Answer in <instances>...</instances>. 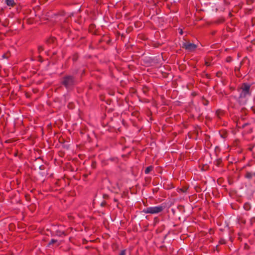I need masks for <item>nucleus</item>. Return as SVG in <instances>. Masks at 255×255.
I'll use <instances>...</instances> for the list:
<instances>
[{
	"label": "nucleus",
	"mask_w": 255,
	"mask_h": 255,
	"mask_svg": "<svg viewBox=\"0 0 255 255\" xmlns=\"http://www.w3.org/2000/svg\"><path fill=\"white\" fill-rule=\"evenodd\" d=\"M41 49V50H43V49H42V47H39V50H40Z\"/></svg>",
	"instance_id": "obj_12"
},
{
	"label": "nucleus",
	"mask_w": 255,
	"mask_h": 255,
	"mask_svg": "<svg viewBox=\"0 0 255 255\" xmlns=\"http://www.w3.org/2000/svg\"><path fill=\"white\" fill-rule=\"evenodd\" d=\"M5 2L9 6H13L15 5L14 0H5Z\"/></svg>",
	"instance_id": "obj_5"
},
{
	"label": "nucleus",
	"mask_w": 255,
	"mask_h": 255,
	"mask_svg": "<svg viewBox=\"0 0 255 255\" xmlns=\"http://www.w3.org/2000/svg\"><path fill=\"white\" fill-rule=\"evenodd\" d=\"M253 175H254L255 177V172L253 174Z\"/></svg>",
	"instance_id": "obj_14"
},
{
	"label": "nucleus",
	"mask_w": 255,
	"mask_h": 255,
	"mask_svg": "<svg viewBox=\"0 0 255 255\" xmlns=\"http://www.w3.org/2000/svg\"><path fill=\"white\" fill-rule=\"evenodd\" d=\"M244 209L246 210H249L251 208V206L250 204L249 203H246L244 206Z\"/></svg>",
	"instance_id": "obj_8"
},
{
	"label": "nucleus",
	"mask_w": 255,
	"mask_h": 255,
	"mask_svg": "<svg viewBox=\"0 0 255 255\" xmlns=\"http://www.w3.org/2000/svg\"><path fill=\"white\" fill-rule=\"evenodd\" d=\"M119 255H126V250H122L120 252Z\"/></svg>",
	"instance_id": "obj_9"
},
{
	"label": "nucleus",
	"mask_w": 255,
	"mask_h": 255,
	"mask_svg": "<svg viewBox=\"0 0 255 255\" xmlns=\"http://www.w3.org/2000/svg\"><path fill=\"white\" fill-rule=\"evenodd\" d=\"M164 209V206L162 205L151 206L144 209L142 212L145 214H156L162 212Z\"/></svg>",
	"instance_id": "obj_2"
},
{
	"label": "nucleus",
	"mask_w": 255,
	"mask_h": 255,
	"mask_svg": "<svg viewBox=\"0 0 255 255\" xmlns=\"http://www.w3.org/2000/svg\"><path fill=\"white\" fill-rule=\"evenodd\" d=\"M56 242V240H54V239H52L50 242H49V245H50L51 244H54V243H55Z\"/></svg>",
	"instance_id": "obj_10"
},
{
	"label": "nucleus",
	"mask_w": 255,
	"mask_h": 255,
	"mask_svg": "<svg viewBox=\"0 0 255 255\" xmlns=\"http://www.w3.org/2000/svg\"><path fill=\"white\" fill-rule=\"evenodd\" d=\"M180 34H183V31H182V29H181V30H180Z\"/></svg>",
	"instance_id": "obj_11"
},
{
	"label": "nucleus",
	"mask_w": 255,
	"mask_h": 255,
	"mask_svg": "<svg viewBox=\"0 0 255 255\" xmlns=\"http://www.w3.org/2000/svg\"><path fill=\"white\" fill-rule=\"evenodd\" d=\"M75 81L72 76L68 75L63 78L62 84L67 89H71L75 84Z\"/></svg>",
	"instance_id": "obj_3"
},
{
	"label": "nucleus",
	"mask_w": 255,
	"mask_h": 255,
	"mask_svg": "<svg viewBox=\"0 0 255 255\" xmlns=\"http://www.w3.org/2000/svg\"><path fill=\"white\" fill-rule=\"evenodd\" d=\"M253 176V174L250 172H247L246 175H245L246 178H247L249 179H252Z\"/></svg>",
	"instance_id": "obj_6"
},
{
	"label": "nucleus",
	"mask_w": 255,
	"mask_h": 255,
	"mask_svg": "<svg viewBox=\"0 0 255 255\" xmlns=\"http://www.w3.org/2000/svg\"><path fill=\"white\" fill-rule=\"evenodd\" d=\"M251 85L247 83H244L242 84L241 88L239 90L240 92V98H245L251 96L250 91Z\"/></svg>",
	"instance_id": "obj_1"
},
{
	"label": "nucleus",
	"mask_w": 255,
	"mask_h": 255,
	"mask_svg": "<svg viewBox=\"0 0 255 255\" xmlns=\"http://www.w3.org/2000/svg\"><path fill=\"white\" fill-rule=\"evenodd\" d=\"M153 169V167L152 166H148L146 168L145 170V174H148Z\"/></svg>",
	"instance_id": "obj_7"
},
{
	"label": "nucleus",
	"mask_w": 255,
	"mask_h": 255,
	"mask_svg": "<svg viewBox=\"0 0 255 255\" xmlns=\"http://www.w3.org/2000/svg\"><path fill=\"white\" fill-rule=\"evenodd\" d=\"M182 47L189 52H192L196 49L197 45L189 41H184L182 43Z\"/></svg>",
	"instance_id": "obj_4"
},
{
	"label": "nucleus",
	"mask_w": 255,
	"mask_h": 255,
	"mask_svg": "<svg viewBox=\"0 0 255 255\" xmlns=\"http://www.w3.org/2000/svg\"><path fill=\"white\" fill-rule=\"evenodd\" d=\"M51 40L52 41V42H53V41H54V38H52Z\"/></svg>",
	"instance_id": "obj_13"
}]
</instances>
